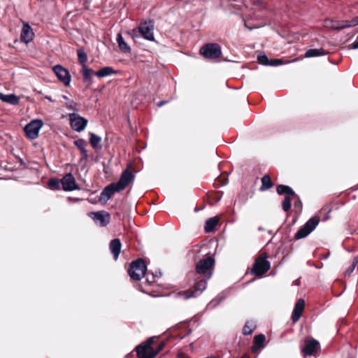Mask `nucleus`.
<instances>
[{
  "mask_svg": "<svg viewBox=\"0 0 358 358\" xmlns=\"http://www.w3.org/2000/svg\"><path fill=\"white\" fill-rule=\"evenodd\" d=\"M215 264V259L208 256L205 259L199 260L196 265V270L199 274L204 275L205 278L196 282L194 289L185 292L181 294L184 299H189L199 296L207 286V280L212 275L211 268Z\"/></svg>",
  "mask_w": 358,
  "mask_h": 358,
  "instance_id": "nucleus-1",
  "label": "nucleus"
},
{
  "mask_svg": "<svg viewBox=\"0 0 358 358\" xmlns=\"http://www.w3.org/2000/svg\"><path fill=\"white\" fill-rule=\"evenodd\" d=\"M154 22L151 20L141 22L137 29H131L127 33L132 37L138 36V34L145 40L150 41H155L154 36Z\"/></svg>",
  "mask_w": 358,
  "mask_h": 358,
  "instance_id": "nucleus-2",
  "label": "nucleus"
},
{
  "mask_svg": "<svg viewBox=\"0 0 358 358\" xmlns=\"http://www.w3.org/2000/svg\"><path fill=\"white\" fill-rule=\"evenodd\" d=\"M147 267L143 259L138 258L131 262L128 270V273L131 278L139 280L146 273Z\"/></svg>",
  "mask_w": 358,
  "mask_h": 358,
  "instance_id": "nucleus-3",
  "label": "nucleus"
},
{
  "mask_svg": "<svg viewBox=\"0 0 358 358\" xmlns=\"http://www.w3.org/2000/svg\"><path fill=\"white\" fill-rule=\"evenodd\" d=\"M319 222L320 220L317 217H311L294 234V238L299 240L306 238L317 227Z\"/></svg>",
  "mask_w": 358,
  "mask_h": 358,
  "instance_id": "nucleus-4",
  "label": "nucleus"
},
{
  "mask_svg": "<svg viewBox=\"0 0 358 358\" xmlns=\"http://www.w3.org/2000/svg\"><path fill=\"white\" fill-rule=\"evenodd\" d=\"M200 53L208 59H217L222 54L221 48L217 43H207L200 49Z\"/></svg>",
  "mask_w": 358,
  "mask_h": 358,
  "instance_id": "nucleus-5",
  "label": "nucleus"
},
{
  "mask_svg": "<svg viewBox=\"0 0 358 358\" xmlns=\"http://www.w3.org/2000/svg\"><path fill=\"white\" fill-rule=\"evenodd\" d=\"M270 262L266 260V257H263L260 256L255 260L251 273L256 275L261 276L266 273L270 269Z\"/></svg>",
  "mask_w": 358,
  "mask_h": 358,
  "instance_id": "nucleus-6",
  "label": "nucleus"
},
{
  "mask_svg": "<svg viewBox=\"0 0 358 358\" xmlns=\"http://www.w3.org/2000/svg\"><path fill=\"white\" fill-rule=\"evenodd\" d=\"M43 122L41 120H33L24 127V131L30 139H35L38 136V132Z\"/></svg>",
  "mask_w": 358,
  "mask_h": 358,
  "instance_id": "nucleus-7",
  "label": "nucleus"
},
{
  "mask_svg": "<svg viewBox=\"0 0 358 358\" xmlns=\"http://www.w3.org/2000/svg\"><path fill=\"white\" fill-rule=\"evenodd\" d=\"M69 120L72 129L77 132L83 131L87 124V120L76 113L69 114Z\"/></svg>",
  "mask_w": 358,
  "mask_h": 358,
  "instance_id": "nucleus-8",
  "label": "nucleus"
},
{
  "mask_svg": "<svg viewBox=\"0 0 358 358\" xmlns=\"http://www.w3.org/2000/svg\"><path fill=\"white\" fill-rule=\"evenodd\" d=\"M135 178L134 173L129 170V168L127 167L125 170H124L118 180L116 182V185L118 187L117 189L121 191L124 190L130 183L133 182Z\"/></svg>",
  "mask_w": 358,
  "mask_h": 358,
  "instance_id": "nucleus-9",
  "label": "nucleus"
},
{
  "mask_svg": "<svg viewBox=\"0 0 358 358\" xmlns=\"http://www.w3.org/2000/svg\"><path fill=\"white\" fill-rule=\"evenodd\" d=\"M61 184L62 185L63 190L66 192H71L80 189L78 185L76 183L75 177L71 173H66L63 176L61 179Z\"/></svg>",
  "mask_w": 358,
  "mask_h": 358,
  "instance_id": "nucleus-10",
  "label": "nucleus"
},
{
  "mask_svg": "<svg viewBox=\"0 0 358 358\" xmlns=\"http://www.w3.org/2000/svg\"><path fill=\"white\" fill-rule=\"evenodd\" d=\"M89 216L99 226L106 227L110 222V215L106 211L91 212Z\"/></svg>",
  "mask_w": 358,
  "mask_h": 358,
  "instance_id": "nucleus-11",
  "label": "nucleus"
},
{
  "mask_svg": "<svg viewBox=\"0 0 358 358\" xmlns=\"http://www.w3.org/2000/svg\"><path fill=\"white\" fill-rule=\"evenodd\" d=\"M58 80L63 83L65 86H68L71 82V76L69 72L61 65H56L52 68Z\"/></svg>",
  "mask_w": 358,
  "mask_h": 358,
  "instance_id": "nucleus-12",
  "label": "nucleus"
},
{
  "mask_svg": "<svg viewBox=\"0 0 358 358\" xmlns=\"http://www.w3.org/2000/svg\"><path fill=\"white\" fill-rule=\"evenodd\" d=\"M320 348V343L312 338L309 341H306L304 347L302 349V352L304 357L313 356Z\"/></svg>",
  "mask_w": 358,
  "mask_h": 358,
  "instance_id": "nucleus-13",
  "label": "nucleus"
},
{
  "mask_svg": "<svg viewBox=\"0 0 358 358\" xmlns=\"http://www.w3.org/2000/svg\"><path fill=\"white\" fill-rule=\"evenodd\" d=\"M115 182H112L104 187L100 194L99 200L107 202L115 192H120Z\"/></svg>",
  "mask_w": 358,
  "mask_h": 358,
  "instance_id": "nucleus-14",
  "label": "nucleus"
},
{
  "mask_svg": "<svg viewBox=\"0 0 358 358\" xmlns=\"http://www.w3.org/2000/svg\"><path fill=\"white\" fill-rule=\"evenodd\" d=\"M155 338H149L145 343L138 345L136 348V351L138 358H151L147 352V350L154 343Z\"/></svg>",
  "mask_w": 358,
  "mask_h": 358,
  "instance_id": "nucleus-15",
  "label": "nucleus"
},
{
  "mask_svg": "<svg viewBox=\"0 0 358 358\" xmlns=\"http://www.w3.org/2000/svg\"><path fill=\"white\" fill-rule=\"evenodd\" d=\"M34 36V33L29 24L28 23H24L20 34V40L27 44L33 40Z\"/></svg>",
  "mask_w": 358,
  "mask_h": 358,
  "instance_id": "nucleus-16",
  "label": "nucleus"
},
{
  "mask_svg": "<svg viewBox=\"0 0 358 358\" xmlns=\"http://www.w3.org/2000/svg\"><path fill=\"white\" fill-rule=\"evenodd\" d=\"M304 307L305 301L303 299H299L294 306L292 315V320L294 322H296L300 319Z\"/></svg>",
  "mask_w": 358,
  "mask_h": 358,
  "instance_id": "nucleus-17",
  "label": "nucleus"
},
{
  "mask_svg": "<svg viewBox=\"0 0 358 358\" xmlns=\"http://www.w3.org/2000/svg\"><path fill=\"white\" fill-rule=\"evenodd\" d=\"M121 241L119 238H114L110 243V250L115 260H117L121 251Z\"/></svg>",
  "mask_w": 358,
  "mask_h": 358,
  "instance_id": "nucleus-18",
  "label": "nucleus"
},
{
  "mask_svg": "<svg viewBox=\"0 0 358 358\" xmlns=\"http://www.w3.org/2000/svg\"><path fill=\"white\" fill-rule=\"evenodd\" d=\"M0 100L11 105L16 106L20 102V97L14 94H4L0 92Z\"/></svg>",
  "mask_w": 358,
  "mask_h": 358,
  "instance_id": "nucleus-19",
  "label": "nucleus"
},
{
  "mask_svg": "<svg viewBox=\"0 0 358 358\" xmlns=\"http://www.w3.org/2000/svg\"><path fill=\"white\" fill-rule=\"evenodd\" d=\"M74 145L80 149L83 158L85 159H87L89 155L87 153V150L86 149V141L84 140L83 138H79L74 141Z\"/></svg>",
  "mask_w": 358,
  "mask_h": 358,
  "instance_id": "nucleus-20",
  "label": "nucleus"
},
{
  "mask_svg": "<svg viewBox=\"0 0 358 358\" xmlns=\"http://www.w3.org/2000/svg\"><path fill=\"white\" fill-rule=\"evenodd\" d=\"M117 43L118 44V47L120 49V50L124 53H130L131 52V48L130 46L124 41L122 34L118 33L117 34L116 38Z\"/></svg>",
  "mask_w": 358,
  "mask_h": 358,
  "instance_id": "nucleus-21",
  "label": "nucleus"
},
{
  "mask_svg": "<svg viewBox=\"0 0 358 358\" xmlns=\"http://www.w3.org/2000/svg\"><path fill=\"white\" fill-rule=\"evenodd\" d=\"M266 337L264 334H260L254 337V344L252 346V351L256 352L259 348L264 347V343Z\"/></svg>",
  "mask_w": 358,
  "mask_h": 358,
  "instance_id": "nucleus-22",
  "label": "nucleus"
},
{
  "mask_svg": "<svg viewBox=\"0 0 358 358\" xmlns=\"http://www.w3.org/2000/svg\"><path fill=\"white\" fill-rule=\"evenodd\" d=\"M219 222V217L217 216H215L210 218H208L206 221L205 224V231L207 232L213 231Z\"/></svg>",
  "mask_w": 358,
  "mask_h": 358,
  "instance_id": "nucleus-23",
  "label": "nucleus"
},
{
  "mask_svg": "<svg viewBox=\"0 0 358 358\" xmlns=\"http://www.w3.org/2000/svg\"><path fill=\"white\" fill-rule=\"evenodd\" d=\"M328 54V52L323 48L319 49H309L305 53V57L307 58L324 56Z\"/></svg>",
  "mask_w": 358,
  "mask_h": 358,
  "instance_id": "nucleus-24",
  "label": "nucleus"
},
{
  "mask_svg": "<svg viewBox=\"0 0 358 358\" xmlns=\"http://www.w3.org/2000/svg\"><path fill=\"white\" fill-rule=\"evenodd\" d=\"M81 73L84 82L89 83H92V78L94 72L90 68H89L87 65H83L81 69Z\"/></svg>",
  "mask_w": 358,
  "mask_h": 358,
  "instance_id": "nucleus-25",
  "label": "nucleus"
},
{
  "mask_svg": "<svg viewBox=\"0 0 358 358\" xmlns=\"http://www.w3.org/2000/svg\"><path fill=\"white\" fill-rule=\"evenodd\" d=\"M276 192L280 195L295 196L294 191L289 186L285 185H278L276 187Z\"/></svg>",
  "mask_w": 358,
  "mask_h": 358,
  "instance_id": "nucleus-26",
  "label": "nucleus"
},
{
  "mask_svg": "<svg viewBox=\"0 0 358 358\" xmlns=\"http://www.w3.org/2000/svg\"><path fill=\"white\" fill-rule=\"evenodd\" d=\"M326 26L329 27L335 30H341L345 29L346 27L345 20L342 21H334V20H326Z\"/></svg>",
  "mask_w": 358,
  "mask_h": 358,
  "instance_id": "nucleus-27",
  "label": "nucleus"
},
{
  "mask_svg": "<svg viewBox=\"0 0 358 358\" xmlns=\"http://www.w3.org/2000/svg\"><path fill=\"white\" fill-rule=\"evenodd\" d=\"M115 73V71L111 66H104L100 70L96 71L94 74L99 78L109 76Z\"/></svg>",
  "mask_w": 358,
  "mask_h": 358,
  "instance_id": "nucleus-28",
  "label": "nucleus"
},
{
  "mask_svg": "<svg viewBox=\"0 0 358 358\" xmlns=\"http://www.w3.org/2000/svg\"><path fill=\"white\" fill-rule=\"evenodd\" d=\"M273 186V183L271 181L268 175H265L262 178V186L260 187L261 191L266 190Z\"/></svg>",
  "mask_w": 358,
  "mask_h": 358,
  "instance_id": "nucleus-29",
  "label": "nucleus"
},
{
  "mask_svg": "<svg viewBox=\"0 0 358 358\" xmlns=\"http://www.w3.org/2000/svg\"><path fill=\"white\" fill-rule=\"evenodd\" d=\"M152 345H151L150 346V348L147 350V352H148V355L151 358H155L164 348V343H163V342L160 343L156 349H154L152 347Z\"/></svg>",
  "mask_w": 358,
  "mask_h": 358,
  "instance_id": "nucleus-30",
  "label": "nucleus"
},
{
  "mask_svg": "<svg viewBox=\"0 0 358 358\" xmlns=\"http://www.w3.org/2000/svg\"><path fill=\"white\" fill-rule=\"evenodd\" d=\"M77 55L78 59L79 62L82 64V66L83 65H86V62L87 61V55L83 48H80L77 50Z\"/></svg>",
  "mask_w": 358,
  "mask_h": 358,
  "instance_id": "nucleus-31",
  "label": "nucleus"
},
{
  "mask_svg": "<svg viewBox=\"0 0 358 358\" xmlns=\"http://www.w3.org/2000/svg\"><path fill=\"white\" fill-rule=\"evenodd\" d=\"M90 143L94 149H97L99 144L101 141V138L94 133H90Z\"/></svg>",
  "mask_w": 358,
  "mask_h": 358,
  "instance_id": "nucleus-32",
  "label": "nucleus"
},
{
  "mask_svg": "<svg viewBox=\"0 0 358 358\" xmlns=\"http://www.w3.org/2000/svg\"><path fill=\"white\" fill-rule=\"evenodd\" d=\"M256 325L251 322H247L244 325L242 332L244 335H250L255 330Z\"/></svg>",
  "mask_w": 358,
  "mask_h": 358,
  "instance_id": "nucleus-33",
  "label": "nucleus"
},
{
  "mask_svg": "<svg viewBox=\"0 0 358 358\" xmlns=\"http://www.w3.org/2000/svg\"><path fill=\"white\" fill-rule=\"evenodd\" d=\"M60 185H62L61 180L59 181L57 178H50L48 180V186L52 189H54L56 190L60 189Z\"/></svg>",
  "mask_w": 358,
  "mask_h": 358,
  "instance_id": "nucleus-34",
  "label": "nucleus"
},
{
  "mask_svg": "<svg viewBox=\"0 0 358 358\" xmlns=\"http://www.w3.org/2000/svg\"><path fill=\"white\" fill-rule=\"evenodd\" d=\"M292 207L291 199L289 196H285L282 203V208L285 212H288Z\"/></svg>",
  "mask_w": 358,
  "mask_h": 358,
  "instance_id": "nucleus-35",
  "label": "nucleus"
},
{
  "mask_svg": "<svg viewBox=\"0 0 358 358\" xmlns=\"http://www.w3.org/2000/svg\"><path fill=\"white\" fill-rule=\"evenodd\" d=\"M357 264H358V257H354L352 262L351 265L350 266V267L345 271V276L350 275L355 270Z\"/></svg>",
  "mask_w": 358,
  "mask_h": 358,
  "instance_id": "nucleus-36",
  "label": "nucleus"
},
{
  "mask_svg": "<svg viewBox=\"0 0 358 358\" xmlns=\"http://www.w3.org/2000/svg\"><path fill=\"white\" fill-rule=\"evenodd\" d=\"M257 62L259 64L264 66H268L269 62V59L266 55H258Z\"/></svg>",
  "mask_w": 358,
  "mask_h": 358,
  "instance_id": "nucleus-37",
  "label": "nucleus"
},
{
  "mask_svg": "<svg viewBox=\"0 0 358 358\" xmlns=\"http://www.w3.org/2000/svg\"><path fill=\"white\" fill-rule=\"evenodd\" d=\"M65 106L69 110H72L73 111L78 110L77 108V103L73 100L68 99V101H66L65 103Z\"/></svg>",
  "mask_w": 358,
  "mask_h": 358,
  "instance_id": "nucleus-38",
  "label": "nucleus"
},
{
  "mask_svg": "<svg viewBox=\"0 0 358 358\" xmlns=\"http://www.w3.org/2000/svg\"><path fill=\"white\" fill-rule=\"evenodd\" d=\"M346 28L355 27L358 24V16L353 18L352 20H345Z\"/></svg>",
  "mask_w": 358,
  "mask_h": 358,
  "instance_id": "nucleus-39",
  "label": "nucleus"
},
{
  "mask_svg": "<svg viewBox=\"0 0 358 358\" xmlns=\"http://www.w3.org/2000/svg\"><path fill=\"white\" fill-rule=\"evenodd\" d=\"M283 64V62L282 59H269V62L268 66H278Z\"/></svg>",
  "mask_w": 358,
  "mask_h": 358,
  "instance_id": "nucleus-40",
  "label": "nucleus"
},
{
  "mask_svg": "<svg viewBox=\"0 0 358 358\" xmlns=\"http://www.w3.org/2000/svg\"><path fill=\"white\" fill-rule=\"evenodd\" d=\"M146 274V280L149 284H152L155 280V275L152 273L148 272Z\"/></svg>",
  "mask_w": 358,
  "mask_h": 358,
  "instance_id": "nucleus-41",
  "label": "nucleus"
},
{
  "mask_svg": "<svg viewBox=\"0 0 358 358\" xmlns=\"http://www.w3.org/2000/svg\"><path fill=\"white\" fill-rule=\"evenodd\" d=\"M294 196L296 199V201L294 202L295 207L301 209L302 208V202H301L300 198L296 194H295V196Z\"/></svg>",
  "mask_w": 358,
  "mask_h": 358,
  "instance_id": "nucleus-42",
  "label": "nucleus"
},
{
  "mask_svg": "<svg viewBox=\"0 0 358 358\" xmlns=\"http://www.w3.org/2000/svg\"><path fill=\"white\" fill-rule=\"evenodd\" d=\"M351 45L352 49H358V41H355Z\"/></svg>",
  "mask_w": 358,
  "mask_h": 358,
  "instance_id": "nucleus-43",
  "label": "nucleus"
},
{
  "mask_svg": "<svg viewBox=\"0 0 358 358\" xmlns=\"http://www.w3.org/2000/svg\"><path fill=\"white\" fill-rule=\"evenodd\" d=\"M167 102L168 101H161L158 102L157 103V105L158 107H161V106H164V104H166Z\"/></svg>",
  "mask_w": 358,
  "mask_h": 358,
  "instance_id": "nucleus-44",
  "label": "nucleus"
},
{
  "mask_svg": "<svg viewBox=\"0 0 358 358\" xmlns=\"http://www.w3.org/2000/svg\"><path fill=\"white\" fill-rule=\"evenodd\" d=\"M44 98H45V99L48 100V101H50V102H52V103H53V102H55V101H54V100H53L50 96H47V95H46V96H45V97H44Z\"/></svg>",
  "mask_w": 358,
  "mask_h": 358,
  "instance_id": "nucleus-45",
  "label": "nucleus"
},
{
  "mask_svg": "<svg viewBox=\"0 0 358 358\" xmlns=\"http://www.w3.org/2000/svg\"><path fill=\"white\" fill-rule=\"evenodd\" d=\"M155 275V278H158V277H160L162 275V273L161 271H159V272H156L155 274H154Z\"/></svg>",
  "mask_w": 358,
  "mask_h": 358,
  "instance_id": "nucleus-46",
  "label": "nucleus"
},
{
  "mask_svg": "<svg viewBox=\"0 0 358 358\" xmlns=\"http://www.w3.org/2000/svg\"><path fill=\"white\" fill-rule=\"evenodd\" d=\"M329 256V252L323 256V259H327Z\"/></svg>",
  "mask_w": 358,
  "mask_h": 358,
  "instance_id": "nucleus-47",
  "label": "nucleus"
},
{
  "mask_svg": "<svg viewBox=\"0 0 358 358\" xmlns=\"http://www.w3.org/2000/svg\"><path fill=\"white\" fill-rule=\"evenodd\" d=\"M62 98H63L64 99H65L66 101H68V99H69L66 96H65V95H63V96H62Z\"/></svg>",
  "mask_w": 358,
  "mask_h": 358,
  "instance_id": "nucleus-48",
  "label": "nucleus"
},
{
  "mask_svg": "<svg viewBox=\"0 0 358 358\" xmlns=\"http://www.w3.org/2000/svg\"><path fill=\"white\" fill-rule=\"evenodd\" d=\"M258 229H259V231H262V230H263V228H262V227H259L258 228Z\"/></svg>",
  "mask_w": 358,
  "mask_h": 358,
  "instance_id": "nucleus-49",
  "label": "nucleus"
},
{
  "mask_svg": "<svg viewBox=\"0 0 358 358\" xmlns=\"http://www.w3.org/2000/svg\"><path fill=\"white\" fill-rule=\"evenodd\" d=\"M242 358H248V355H245Z\"/></svg>",
  "mask_w": 358,
  "mask_h": 358,
  "instance_id": "nucleus-50",
  "label": "nucleus"
},
{
  "mask_svg": "<svg viewBox=\"0 0 358 358\" xmlns=\"http://www.w3.org/2000/svg\"><path fill=\"white\" fill-rule=\"evenodd\" d=\"M255 358H257V357H255Z\"/></svg>",
  "mask_w": 358,
  "mask_h": 358,
  "instance_id": "nucleus-51",
  "label": "nucleus"
}]
</instances>
